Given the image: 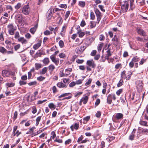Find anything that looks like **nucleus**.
<instances>
[{
  "mask_svg": "<svg viewBox=\"0 0 148 148\" xmlns=\"http://www.w3.org/2000/svg\"><path fill=\"white\" fill-rule=\"evenodd\" d=\"M15 18L18 21V22H20L22 21V16L21 14H18L15 16Z\"/></svg>",
  "mask_w": 148,
  "mask_h": 148,
  "instance_id": "nucleus-18",
  "label": "nucleus"
},
{
  "mask_svg": "<svg viewBox=\"0 0 148 148\" xmlns=\"http://www.w3.org/2000/svg\"><path fill=\"white\" fill-rule=\"evenodd\" d=\"M17 128V126H14L13 127V133L12 136H18L19 135L21 134L20 132H19L18 130H16Z\"/></svg>",
  "mask_w": 148,
  "mask_h": 148,
  "instance_id": "nucleus-7",
  "label": "nucleus"
},
{
  "mask_svg": "<svg viewBox=\"0 0 148 148\" xmlns=\"http://www.w3.org/2000/svg\"><path fill=\"white\" fill-rule=\"evenodd\" d=\"M20 47V44H18L14 46V49L16 51L18 50Z\"/></svg>",
  "mask_w": 148,
  "mask_h": 148,
  "instance_id": "nucleus-64",
  "label": "nucleus"
},
{
  "mask_svg": "<svg viewBox=\"0 0 148 148\" xmlns=\"http://www.w3.org/2000/svg\"><path fill=\"white\" fill-rule=\"evenodd\" d=\"M45 52L44 51L42 50H39L34 56V58L36 59L39 57H40L42 55H45Z\"/></svg>",
  "mask_w": 148,
  "mask_h": 148,
  "instance_id": "nucleus-5",
  "label": "nucleus"
},
{
  "mask_svg": "<svg viewBox=\"0 0 148 148\" xmlns=\"http://www.w3.org/2000/svg\"><path fill=\"white\" fill-rule=\"evenodd\" d=\"M77 34H79V36L80 38L83 37L85 34L84 32H82L81 31L79 33H77Z\"/></svg>",
  "mask_w": 148,
  "mask_h": 148,
  "instance_id": "nucleus-49",
  "label": "nucleus"
},
{
  "mask_svg": "<svg viewBox=\"0 0 148 148\" xmlns=\"http://www.w3.org/2000/svg\"><path fill=\"white\" fill-rule=\"evenodd\" d=\"M84 62V60H80L79 59H77L76 60V62L78 64H82Z\"/></svg>",
  "mask_w": 148,
  "mask_h": 148,
  "instance_id": "nucleus-48",
  "label": "nucleus"
},
{
  "mask_svg": "<svg viewBox=\"0 0 148 148\" xmlns=\"http://www.w3.org/2000/svg\"><path fill=\"white\" fill-rule=\"evenodd\" d=\"M110 46V45H108V50L106 52L107 54H106V56H108V57H110L112 55V54L110 52V49H109L108 48Z\"/></svg>",
  "mask_w": 148,
  "mask_h": 148,
  "instance_id": "nucleus-28",
  "label": "nucleus"
},
{
  "mask_svg": "<svg viewBox=\"0 0 148 148\" xmlns=\"http://www.w3.org/2000/svg\"><path fill=\"white\" fill-rule=\"evenodd\" d=\"M19 84L20 86L22 85H25L26 84L27 82L23 80H20L19 82Z\"/></svg>",
  "mask_w": 148,
  "mask_h": 148,
  "instance_id": "nucleus-53",
  "label": "nucleus"
},
{
  "mask_svg": "<svg viewBox=\"0 0 148 148\" xmlns=\"http://www.w3.org/2000/svg\"><path fill=\"white\" fill-rule=\"evenodd\" d=\"M140 124L142 125H144L145 126H147V123L146 121H140L139 123Z\"/></svg>",
  "mask_w": 148,
  "mask_h": 148,
  "instance_id": "nucleus-39",
  "label": "nucleus"
},
{
  "mask_svg": "<svg viewBox=\"0 0 148 148\" xmlns=\"http://www.w3.org/2000/svg\"><path fill=\"white\" fill-rule=\"evenodd\" d=\"M41 41H40L37 44L34 45L33 47V48L35 49H37L41 45Z\"/></svg>",
  "mask_w": 148,
  "mask_h": 148,
  "instance_id": "nucleus-16",
  "label": "nucleus"
},
{
  "mask_svg": "<svg viewBox=\"0 0 148 148\" xmlns=\"http://www.w3.org/2000/svg\"><path fill=\"white\" fill-rule=\"evenodd\" d=\"M38 25H37L34 26L32 28H31L30 30V32L32 34H34L36 31V30L37 29Z\"/></svg>",
  "mask_w": 148,
  "mask_h": 148,
  "instance_id": "nucleus-15",
  "label": "nucleus"
},
{
  "mask_svg": "<svg viewBox=\"0 0 148 148\" xmlns=\"http://www.w3.org/2000/svg\"><path fill=\"white\" fill-rule=\"evenodd\" d=\"M140 60V58L137 56H136L134 57L132 60L134 62H138Z\"/></svg>",
  "mask_w": 148,
  "mask_h": 148,
  "instance_id": "nucleus-27",
  "label": "nucleus"
},
{
  "mask_svg": "<svg viewBox=\"0 0 148 148\" xmlns=\"http://www.w3.org/2000/svg\"><path fill=\"white\" fill-rule=\"evenodd\" d=\"M11 73L12 75H14V73L12 72L11 73L9 71H8L6 70H4L2 71V75L4 77H9Z\"/></svg>",
  "mask_w": 148,
  "mask_h": 148,
  "instance_id": "nucleus-9",
  "label": "nucleus"
},
{
  "mask_svg": "<svg viewBox=\"0 0 148 148\" xmlns=\"http://www.w3.org/2000/svg\"><path fill=\"white\" fill-rule=\"evenodd\" d=\"M95 13L96 15H101V13L97 9H96L95 10Z\"/></svg>",
  "mask_w": 148,
  "mask_h": 148,
  "instance_id": "nucleus-58",
  "label": "nucleus"
},
{
  "mask_svg": "<svg viewBox=\"0 0 148 148\" xmlns=\"http://www.w3.org/2000/svg\"><path fill=\"white\" fill-rule=\"evenodd\" d=\"M41 118V116H39L38 117L36 118V125H38L39 122L40 121Z\"/></svg>",
  "mask_w": 148,
  "mask_h": 148,
  "instance_id": "nucleus-32",
  "label": "nucleus"
},
{
  "mask_svg": "<svg viewBox=\"0 0 148 148\" xmlns=\"http://www.w3.org/2000/svg\"><path fill=\"white\" fill-rule=\"evenodd\" d=\"M57 86L58 88H66L67 87V85H66V84L62 82H58L57 84Z\"/></svg>",
  "mask_w": 148,
  "mask_h": 148,
  "instance_id": "nucleus-11",
  "label": "nucleus"
},
{
  "mask_svg": "<svg viewBox=\"0 0 148 148\" xmlns=\"http://www.w3.org/2000/svg\"><path fill=\"white\" fill-rule=\"evenodd\" d=\"M90 19L92 20H94L95 18V16L93 12H91L90 14Z\"/></svg>",
  "mask_w": 148,
  "mask_h": 148,
  "instance_id": "nucleus-51",
  "label": "nucleus"
},
{
  "mask_svg": "<svg viewBox=\"0 0 148 148\" xmlns=\"http://www.w3.org/2000/svg\"><path fill=\"white\" fill-rule=\"evenodd\" d=\"M30 11V9L28 5H27L24 6L22 9V12L24 14L29 15Z\"/></svg>",
  "mask_w": 148,
  "mask_h": 148,
  "instance_id": "nucleus-2",
  "label": "nucleus"
},
{
  "mask_svg": "<svg viewBox=\"0 0 148 148\" xmlns=\"http://www.w3.org/2000/svg\"><path fill=\"white\" fill-rule=\"evenodd\" d=\"M134 1L133 0L130 1V10H132L135 8V6L133 5Z\"/></svg>",
  "mask_w": 148,
  "mask_h": 148,
  "instance_id": "nucleus-30",
  "label": "nucleus"
},
{
  "mask_svg": "<svg viewBox=\"0 0 148 148\" xmlns=\"http://www.w3.org/2000/svg\"><path fill=\"white\" fill-rule=\"evenodd\" d=\"M116 99L115 95L114 94H109L107 98V103L109 104H111L112 102V99L115 100Z\"/></svg>",
  "mask_w": 148,
  "mask_h": 148,
  "instance_id": "nucleus-3",
  "label": "nucleus"
},
{
  "mask_svg": "<svg viewBox=\"0 0 148 148\" xmlns=\"http://www.w3.org/2000/svg\"><path fill=\"white\" fill-rule=\"evenodd\" d=\"M6 51V49L3 47H1L0 48V52L2 53H4Z\"/></svg>",
  "mask_w": 148,
  "mask_h": 148,
  "instance_id": "nucleus-59",
  "label": "nucleus"
},
{
  "mask_svg": "<svg viewBox=\"0 0 148 148\" xmlns=\"http://www.w3.org/2000/svg\"><path fill=\"white\" fill-rule=\"evenodd\" d=\"M69 95H71V93L70 92L64 93L59 96L58 98H60L61 97H64L66 96H68Z\"/></svg>",
  "mask_w": 148,
  "mask_h": 148,
  "instance_id": "nucleus-26",
  "label": "nucleus"
},
{
  "mask_svg": "<svg viewBox=\"0 0 148 148\" xmlns=\"http://www.w3.org/2000/svg\"><path fill=\"white\" fill-rule=\"evenodd\" d=\"M20 37V35L18 32H16L14 34V38L15 39H18Z\"/></svg>",
  "mask_w": 148,
  "mask_h": 148,
  "instance_id": "nucleus-40",
  "label": "nucleus"
},
{
  "mask_svg": "<svg viewBox=\"0 0 148 148\" xmlns=\"http://www.w3.org/2000/svg\"><path fill=\"white\" fill-rule=\"evenodd\" d=\"M73 126L74 128L76 130H77L79 127V123H75Z\"/></svg>",
  "mask_w": 148,
  "mask_h": 148,
  "instance_id": "nucleus-44",
  "label": "nucleus"
},
{
  "mask_svg": "<svg viewBox=\"0 0 148 148\" xmlns=\"http://www.w3.org/2000/svg\"><path fill=\"white\" fill-rule=\"evenodd\" d=\"M136 129H133L130 135L129 136V139H133L134 137V134L136 131Z\"/></svg>",
  "mask_w": 148,
  "mask_h": 148,
  "instance_id": "nucleus-22",
  "label": "nucleus"
},
{
  "mask_svg": "<svg viewBox=\"0 0 148 148\" xmlns=\"http://www.w3.org/2000/svg\"><path fill=\"white\" fill-rule=\"evenodd\" d=\"M121 79L119 81V83L117 84V86L118 87H120L122 86L123 84V81L122 79Z\"/></svg>",
  "mask_w": 148,
  "mask_h": 148,
  "instance_id": "nucleus-29",
  "label": "nucleus"
},
{
  "mask_svg": "<svg viewBox=\"0 0 148 148\" xmlns=\"http://www.w3.org/2000/svg\"><path fill=\"white\" fill-rule=\"evenodd\" d=\"M45 79V77L40 76L37 77V79L39 81H42Z\"/></svg>",
  "mask_w": 148,
  "mask_h": 148,
  "instance_id": "nucleus-33",
  "label": "nucleus"
},
{
  "mask_svg": "<svg viewBox=\"0 0 148 148\" xmlns=\"http://www.w3.org/2000/svg\"><path fill=\"white\" fill-rule=\"evenodd\" d=\"M52 34V32H50L48 30H46L44 32V34L45 35H49Z\"/></svg>",
  "mask_w": 148,
  "mask_h": 148,
  "instance_id": "nucleus-35",
  "label": "nucleus"
},
{
  "mask_svg": "<svg viewBox=\"0 0 148 148\" xmlns=\"http://www.w3.org/2000/svg\"><path fill=\"white\" fill-rule=\"evenodd\" d=\"M53 92L54 94H55L58 91V90L55 86H53L52 88Z\"/></svg>",
  "mask_w": 148,
  "mask_h": 148,
  "instance_id": "nucleus-38",
  "label": "nucleus"
},
{
  "mask_svg": "<svg viewBox=\"0 0 148 148\" xmlns=\"http://www.w3.org/2000/svg\"><path fill=\"white\" fill-rule=\"evenodd\" d=\"M86 64L87 66H91L93 68H95L96 66V64L92 59L87 60Z\"/></svg>",
  "mask_w": 148,
  "mask_h": 148,
  "instance_id": "nucleus-4",
  "label": "nucleus"
},
{
  "mask_svg": "<svg viewBox=\"0 0 148 148\" xmlns=\"http://www.w3.org/2000/svg\"><path fill=\"white\" fill-rule=\"evenodd\" d=\"M18 115V112L17 111H15L14 114V116L13 117L14 121L17 118Z\"/></svg>",
  "mask_w": 148,
  "mask_h": 148,
  "instance_id": "nucleus-60",
  "label": "nucleus"
},
{
  "mask_svg": "<svg viewBox=\"0 0 148 148\" xmlns=\"http://www.w3.org/2000/svg\"><path fill=\"white\" fill-rule=\"evenodd\" d=\"M103 43H102L98 45L97 47V49L99 51H101V48L103 45Z\"/></svg>",
  "mask_w": 148,
  "mask_h": 148,
  "instance_id": "nucleus-45",
  "label": "nucleus"
},
{
  "mask_svg": "<svg viewBox=\"0 0 148 148\" xmlns=\"http://www.w3.org/2000/svg\"><path fill=\"white\" fill-rule=\"evenodd\" d=\"M88 99V97L87 96H85L82 98L81 99L82 102H83L84 104H85L87 102Z\"/></svg>",
  "mask_w": 148,
  "mask_h": 148,
  "instance_id": "nucleus-17",
  "label": "nucleus"
},
{
  "mask_svg": "<svg viewBox=\"0 0 148 148\" xmlns=\"http://www.w3.org/2000/svg\"><path fill=\"white\" fill-rule=\"evenodd\" d=\"M48 106L51 109H54L56 108V106L53 103H50L48 105Z\"/></svg>",
  "mask_w": 148,
  "mask_h": 148,
  "instance_id": "nucleus-34",
  "label": "nucleus"
},
{
  "mask_svg": "<svg viewBox=\"0 0 148 148\" xmlns=\"http://www.w3.org/2000/svg\"><path fill=\"white\" fill-rule=\"evenodd\" d=\"M36 81H34L28 83V84L29 86H31L32 85H36Z\"/></svg>",
  "mask_w": 148,
  "mask_h": 148,
  "instance_id": "nucleus-52",
  "label": "nucleus"
},
{
  "mask_svg": "<svg viewBox=\"0 0 148 148\" xmlns=\"http://www.w3.org/2000/svg\"><path fill=\"white\" fill-rule=\"evenodd\" d=\"M46 101H47V100L46 99H45L42 101L39 100L38 101L37 104L38 105L40 104H42L43 103Z\"/></svg>",
  "mask_w": 148,
  "mask_h": 148,
  "instance_id": "nucleus-61",
  "label": "nucleus"
},
{
  "mask_svg": "<svg viewBox=\"0 0 148 148\" xmlns=\"http://www.w3.org/2000/svg\"><path fill=\"white\" fill-rule=\"evenodd\" d=\"M59 44L60 47L62 48L64 47V43L63 41L62 40H60L59 41Z\"/></svg>",
  "mask_w": 148,
  "mask_h": 148,
  "instance_id": "nucleus-41",
  "label": "nucleus"
},
{
  "mask_svg": "<svg viewBox=\"0 0 148 148\" xmlns=\"http://www.w3.org/2000/svg\"><path fill=\"white\" fill-rule=\"evenodd\" d=\"M48 68L47 67H45L43 68L42 70L40 71V74L44 75L45 74L47 71Z\"/></svg>",
  "mask_w": 148,
  "mask_h": 148,
  "instance_id": "nucleus-19",
  "label": "nucleus"
},
{
  "mask_svg": "<svg viewBox=\"0 0 148 148\" xmlns=\"http://www.w3.org/2000/svg\"><path fill=\"white\" fill-rule=\"evenodd\" d=\"M59 56L60 58H65L66 57V55L64 53H62L59 54Z\"/></svg>",
  "mask_w": 148,
  "mask_h": 148,
  "instance_id": "nucleus-46",
  "label": "nucleus"
},
{
  "mask_svg": "<svg viewBox=\"0 0 148 148\" xmlns=\"http://www.w3.org/2000/svg\"><path fill=\"white\" fill-rule=\"evenodd\" d=\"M56 137V134L54 131H52L51 134L50 139H54Z\"/></svg>",
  "mask_w": 148,
  "mask_h": 148,
  "instance_id": "nucleus-37",
  "label": "nucleus"
},
{
  "mask_svg": "<svg viewBox=\"0 0 148 148\" xmlns=\"http://www.w3.org/2000/svg\"><path fill=\"white\" fill-rule=\"evenodd\" d=\"M8 29V32L10 35H12L14 34V31L16 29V27H14L13 24H10L7 26Z\"/></svg>",
  "mask_w": 148,
  "mask_h": 148,
  "instance_id": "nucleus-1",
  "label": "nucleus"
},
{
  "mask_svg": "<svg viewBox=\"0 0 148 148\" xmlns=\"http://www.w3.org/2000/svg\"><path fill=\"white\" fill-rule=\"evenodd\" d=\"M137 32L138 34L143 36L146 35V33L144 31L141 29H138Z\"/></svg>",
  "mask_w": 148,
  "mask_h": 148,
  "instance_id": "nucleus-14",
  "label": "nucleus"
},
{
  "mask_svg": "<svg viewBox=\"0 0 148 148\" xmlns=\"http://www.w3.org/2000/svg\"><path fill=\"white\" fill-rule=\"evenodd\" d=\"M86 47L85 46H81L79 49H77V53L78 54H80L83 52Z\"/></svg>",
  "mask_w": 148,
  "mask_h": 148,
  "instance_id": "nucleus-10",
  "label": "nucleus"
},
{
  "mask_svg": "<svg viewBox=\"0 0 148 148\" xmlns=\"http://www.w3.org/2000/svg\"><path fill=\"white\" fill-rule=\"evenodd\" d=\"M99 39L100 40H103L105 39V37L103 35L101 34L99 35Z\"/></svg>",
  "mask_w": 148,
  "mask_h": 148,
  "instance_id": "nucleus-47",
  "label": "nucleus"
},
{
  "mask_svg": "<svg viewBox=\"0 0 148 148\" xmlns=\"http://www.w3.org/2000/svg\"><path fill=\"white\" fill-rule=\"evenodd\" d=\"M15 84L14 83H7V85L8 87H12L14 86Z\"/></svg>",
  "mask_w": 148,
  "mask_h": 148,
  "instance_id": "nucleus-55",
  "label": "nucleus"
},
{
  "mask_svg": "<svg viewBox=\"0 0 148 148\" xmlns=\"http://www.w3.org/2000/svg\"><path fill=\"white\" fill-rule=\"evenodd\" d=\"M128 0L125 1L124 2V3L122 4L121 8L123 9L126 12L128 9L129 6Z\"/></svg>",
  "mask_w": 148,
  "mask_h": 148,
  "instance_id": "nucleus-6",
  "label": "nucleus"
},
{
  "mask_svg": "<svg viewBox=\"0 0 148 148\" xmlns=\"http://www.w3.org/2000/svg\"><path fill=\"white\" fill-rule=\"evenodd\" d=\"M35 128L34 127H33L32 128H31L30 129L29 131L28 132H27L26 133V134H29V133L31 134V133H32L33 132L34 130L35 129Z\"/></svg>",
  "mask_w": 148,
  "mask_h": 148,
  "instance_id": "nucleus-57",
  "label": "nucleus"
},
{
  "mask_svg": "<svg viewBox=\"0 0 148 148\" xmlns=\"http://www.w3.org/2000/svg\"><path fill=\"white\" fill-rule=\"evenodd\" d=\"M146 59H145L143 58H142L139 62V65H141L143 64L144 62H146Z\"/></svg>",
  "mask_w": 148,
  "mask_h": 148,
  "instance_id": "nucleus-43",
  "label": "nucleus"
},
{
  "mask_svg": "<svg viewBox=\"0 0 148 148\" xmlns=\"http://www.w3.org/2000/svg\"><path fill=\"white\" fill-rule=\"evenodd\" d=\"M3 32H2L0 34V42H1L2 41L4 40V38L3 36Z\"/></svg>",
  "mask_w": 148,
  "mask_h": 148,
  "instance_id": "nucleus-36",
  "label": "nucleus"
},
{
  "mask_svg": "<svg viewBox=\"0 0 148 148\" xmlns=\"http://www.w3.org/2000/svg\"><path fill=\"white\" fill-rule=\"evenodd\" d=\"M48 68L50 71L52 72L55 69V67L54 65L51 64L48 66Z\"/></svg>",
  "mask_w": 148,
  "mask_h": 148,
  "instance_id": "nucleus-24",
  "label": "nucleus"
},
{
  "mask_svg": "<svg viewBox=\"0 0 148 148\" xmlns=\"http://www.w3.org/2000/svg\"><path fill=\"white\" fill-rule=\"evenodd\" d=\"M82 139H78L77 142L79 143H86L87 142L86 139L82 140Z\"/></svg>",
  "mask_w": 148,
  "mask_h": 148,
  "instance_id": "nucleus-50",
  "label": "nucleus"
},
{
  "mask_svg": "<svg viewBox=\"0 0 148 148\" xmlns=\"http://www.w3.org/2000/svg\"><path fill=\"white\" fill-rule=\"evenodd\" d=\"M126 71H123L121 73V79H125Z\"/></svg>",
  "mask_w": 148,
  "mask_h": 148,
  "instance_id": "nucleus-31",
  "label": "nucleus"
},
{
  "mask_svg": "<svg viewBox=\"0 0 148 148\" xmlns=\"http://www.w3.org/2000/svg\"><path fill=\"white\" fill-rule=\"evenodd\" d=\"M122 91L123 89H120L117 91L116 92V94L117 95L119 96L120 95V94L122 92Z\"/></svg>",
  "mask_w": 148,
  "mask_h": 148,
  "instance_id": "nucleus-56",
  "label": "nucleus"
},
{
  "mask_svg": "<svg viewBox=\"0 0 148 148\" xmlns=\"http://www.w3.org/2000/svg\"><path fill=\"white\" fill-rule=\"evenodd\" d=\"M76 84L75 82H72L69 84V86L70 87H72L74 86Z\"/></svg>",
  "mask_w": 148,
  "mask_h": 148,
  "instance_id": "nucleus-63",
  "label": "nucleus"
},
{
  "mask_svg": "<svg viewBox=\"0 0 148 148\" xmlns=\"http://www.w3.org/2000/svg\"><path fill=\"white\" fill-rule=\"evenodd\" d=\"M35 66L36 69L37 70H38L41 68L42 66V65L41 64L38 63H35Z\"/></svg>",
  "mask_w": 148,
  "mask_h": 148,
  "instance_id": "nucleus-23",
  "label": "nucleus"
},
{
  "mask_svg": "<svg viewBox=\"0 0 148 148\" xmlns=\"http://www.w3.org/2000/svg\"><path fill=\"white\" fill-rule=\"evenodd\" d=\"M50 58L52 61L55 63V64L58 65L59 63V60L58 59H56L53 55H52L50 56Z\"/></svg>",
  "mask_w": 148,
  "mask_h": 148,
  "instance_id": "nucleus-8",
  "label": "nucleus"
},
{
  "mask_svg": "<svg viewBox=\"0 0 148 148\" xmlns=\"http://www.w3.org/2000/svg\"><path fill=\"white\" fill-rule=\"evenodd\" d=\"M92 79L91 78H89L88 81L86 82L85 84V86H88L90 84L91 82Z\"/></svg>",
  "mask_w": 148,
  "mask_h": 148,
  "instance_id": "nucleus-54",
  "label": "nucleus"
},
{
  "mask_svg": "<svg viewBox=\"0 0 148 148\" xmlns=\"http://www.w3.org/2000/svg\"><path fill=\"white\" fill-rule=\"evenodd\" d=\"M123 115L121 113H117L114 115L115 117L118 120L122 119H123Z\"/></svg>",
  "mask_w": 148,
  "mask_h": 148,
  "instance_id": "nucleus-12",
  "label": "nucleus"
},
{
  "mask_svg": "<svg viewBox=\"0 0 148 148\" xmlns=\"http://www.w3.org/2000/svg\"><path fill=\"white\" fill-rule=\"evenodd\" d=\"M86 25V23L84 20H83L82 21L80 25L82 27H84Z\"/></svg>",
  "mask_w": 148,
  "mask_h": 148,
  "instance_id": "nucleus-62",
  "label": "nucleus"
},
{
  "mask_svg": "<svg viewBox=\"0 0 148 148\" xmlns=\"http://www.w3.org/2000/svg\"><path fill=\"white\" fill-rule=\"evenodd\" d=\"M78 5L81 7L84 8L85 5V2L84 1H79Z\"/></svg>",
  "mask_w": 148,
  "mask_h": 148,
  "instance_id": "nucleus-25",
  "label": "nucleus"
},
{
  "mask_svg": "<svg viewBox=\"0 0 148 148\" xmlns=\"http://www.w3.org/2000/svg\"><path fill=\"white\" fill-rule=\"evenodd\" d=\"M42 62L45 65H47L49 62V60L48 58H45L42 60Z\"/></svg>",
  "mask_w": 148,
  "mask_h": 148,
  "instance_id": "nucleus-21",
  "label": "nucleus"
},
{
  "mask_svg": "<svg viewBox=\"0 0 148 148\" xmlns=\"http://www.w3.org/2000/svg\"><path fill=\"white\" fill-rule=\"evenodd\" d=\"M133 73L131 71H129L127 73V75L126 76H125V78L127 80H129L130 79Z\"/></svg>",
  "mask_w": 148,
  "mask_h": 148,
  "instance_id": "nucleus-20",
  "label": "nucleus"
},
{
  "mask_svg": "<svg viewBox=\"0 0 148 148\" xmlns=\"http://www.w3.org/2000/svg\"><path fill=\"white\" fill-rule=\"evenodd\" d=\"M70 14V11H67L65 14V20H66L69 17Z\"/></svg>",
  "mask_w": 148,
  "mask_h": 148,
  "instance_id": "nucleus-42",
  "label": "nucleus"
},
{
  "mask_svg": "<svg viewBox=\"0 0 148 148\" xmlns=\"http://www.w3.org/2000/svg\"><path fill=\"white\" fill-rule=\"evenodd\" d=\"M18 42H21L22 44H26L27 43V40L25 39L23 37H21L18 38Z\"/></svg>",
  "mask_w": 148,
  "mask_h": 148,
  "instance_id": "nucleus-13",
  "label": "nucleus"
}]
</instances>
